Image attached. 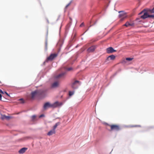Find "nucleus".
<instances>
[{
  "instance_id": "f257e3e1",
  "label": "nucleus",
  "mask_w": 154,
  "mask_h": 154,
  "mask_svg": "<svg viewBox=\"0 0 154 154\" xmlns=\"http://www.w3.org/2000/svg\"><path fill=\"white\" fill-rule=\"evenodd\" d=\"M103 124L106 126V128L108 129L109 131H120L121 129L120 125H109L106 122H104Z\"/></svg>"
},
{
  "instance_id": "f03ea898",
  "label": "nucleus",
  "mask_w": 154,
  "mask_h": 154,
  "mask_svg": "<svg viewBox=\"0 0 154 154\" xmlns=\"http://www.w3.org/2000/svg\"><path fill=\"white\" fill-rule=\"evenodd\" d=\"M62 104V103H59L58 101L55 102L53 104H51L49 102H47L44 104L43 108L44 109H46L48 108H55L58 106H61Z\"/></svg>"
},
{
  "instance_id": "7ed1b4c3",
  "label": "nucleus",
  "mask_w": 154,
  "mask_h": 154,
  "mask_svg": "<svg viewBox=\"0 0 154 154\" xmlns=\"http://www.w3.org/2000/svg\"><path fill=\"white\" fill-rule=\"evenodd\" d=\"M150 10H149L147 11H146L145 10H144L141 12L140 13V14H141L142 13H143V14L140 17L141 18L145 19L148 17H150L152 18H154V14L150 15V13L151 14L150 12Z\"/></svg>"
},
{
  "instance_id": "20e7f679",
  "label": "nucleus",
  "mask_w": 154,
  "mask_h": 154,
  "mask_svg": "<svg viewBox=\"0 0 154 154\" xmlns=\"http://www.w3.org/2000/svg\"><path fill=\"white\" fill-rule=\"evenodd\" d=\"M44 93L45 91L43 90H36L32 92L31 93V98L33 99L36 97L42 95Z\"/></svg>"
},
{
  "instance_id": "39448f33",
  "label": "nucleus",
  "mask_w": 154,
  "mask_h": 154,
  "mask_svg": "<svg viewBox=\"0 0 154 154\" xmlns=\"http://www.w3.org/2000/svg\"><path fill=\"white\" fill-rule=\"evenodd\" d=\"M119 12L121 13L119 15V17L121 18L120 20L121 21H123L127 17L126 13L122 11H119Z\"/></svg>"
},
{
  "instance_id": "423d86ee",
  "label": "nucleus",
  "mask_w": 154,
  "mask_h": 154,
  "mask_svg": "<svg viewBox=\"0 0 154 154\" xmlns=\"http://www.w3.org/2000/svg\"><path fill=\"white\" fill-rule=\"evenodd\" d=\"M57 56V54L56 53L51 54L47 59V61H52Z\"/></svg>"
},
{
  "instance_id": "0eeeda50",
  "label": "nucleus",
  "mask_w": 154,
  "mask_h": 154,
  "mask_svg": "<svg viewBox=\"0 0 154 154\" xmlns=\"http://www.w3.org/2000/svg\"><path fill=\"white\" fill-rule=\"evenodd\" d=\"M116 51V50H114L112 47L108 48L106 49V52L108 53H112Z\"/></svg>"
},
{
  "instance_id": "6e6552de",
  "label": "nucleus",
  "mask_w": 154,
  "mask_h": 154,
  "mask_svg": "<svg viewBox=\"0 0 154 154\" xmlns=\"http://www.w3.org/2000/svg\"><path fill=\"white\" fill-rule=\"evenodd\" d=\"M116 58L115 56L114 55H112L108 56L106 59V61L109 60H114Z\"/></svg>"
},
{
  "instance_id": "1a4fd4ad",
  "label": "nucleus",
  "mask_w": 154,
  "mask_h": 154,
  "mask_svg": "<svg viewBox=\"0 0 154 154\" xmlns=\"http://www.w3.org/2000/svg\"><path fill=\"white\" fill-rule=\"evenodd\" d=\"M96 48V47L94 46H92L90 48H89L88 49H87V51L88 52H92L94 51Z\"/></svg>"
},
{
  "instance_id": "9d476101",
  "label": "nucleus",
  "mask_w": 154,
  "mask_h": 154,
  "mask_svg": "<svg viewBox=\"0 0 154 154\" xmlns=\"http://www.w3.org/2000/svg\"><path fill=\"white\" fill-rule=\"evenodd\" d=\"M66 72L62 73L56 76V78L57 79H60L64 77L65 75L66 74Z\"/></svg>"
},
{
  "instance_id": "9b49d317",
  "label": "nucleus",
  "mask_w": 154,
  "mask_h": 154,
  "mask_svg": "<svg viewBox=\"0 0 154 154\" xmlns=\"http://www.w3.org/2000/svg\"><path fill=\"white\" fill-rule=\"evenodd\" d=\"M59 85V82H55L52 84L51 86L52 88H55L58 87Z\"/></svg>"
},
{
  "instance_id": "f8f14e48",
  "label": "nucleus",
  "mask_w": 154,
  "mask_h": 154,
  "mask_svg": "<svg viewBox=\"0 0 154 154\" xmlns=\"http://www.w3.org/2000/svg\"><path fill=\"white\" fill-rule=\"evenodd\" d=\"M27 149V148H26L24 147L22 148L18 152L20 154H23L25 152Z\"/></svg>"
},
{
  "instance_id": "ddd939ff",
  "label": "nucleus",
  "mask_w": 154,
  "mask_h": 154,
  "mask_svg": "<svg viewBox=\"0 0 154 154\" xmlns=\"http://www.w3.org/2000/svg\"><path fill=\"white\" fill-rule=\"evenodd\" d=\"M134 25V23H130L128 21H127L126 22V23L124 25V26H126L127 27L129 26H133Z\"/></svg>"
},
{
  "instance_id": "4468645a",
  "label": "nucleus",
  "mask_w": 154,
  "mask_h": 154,
  "mask_svg": "<svg viewBox=\"0 0 154 154\" xmlns=\"http://www.w3.org/2000/svg\"><path fill=\"white\" fill-rule=\"evenodd\" d=\"M55 131L54 129L50 131L47 134V135L48 136H50L52 135L53 134L55 133Z\"/></svg>"
},
{
  "instance_id": "2eb2a0df",
  "label": "nucleus",
  "mask_w": 154,
  "mask_h": 154,
  "mask_svg": "<svg viewBox=\"0 0 154 154\" xmlns=\"http://www.w3.org/2000/svg\"><path fill=\"white\" fill-rule=\"evenodd\" d=\"M60 124L59 122H58L56 123L55 125L53 126V129L55 130V129L57 128V126L59 125Z\"/></svg>"
},
{
  "instance_id": "dca6fc26",
  "label": "nucleus",
  "mask_w": 154,
  "mask_h": 154,
  "mask_svg": "<svg viewBox=\"0 0 154 154\" xmlns=\"http://www.w3.org/2000/svg\"><path fill=\"white\" fill-rule=\"evenodd\" d=\"M79 82V81H75L74 82V83H73V84H72V87L73 88H74V85L75 84H76L77 83H78Z\"/></svg>"
},
{
  "instance_id": "f3484780",
  "label": "nucleus",
  "mask_w": 154,
  "mask_h": 154,
  "mask_svg": "<svg viewBox=\"0 0 154 154\" xmlns=\"http://www.w3.org/2000/svg\"><path fill=\"white\" fill-rule=\"evenodd\" d=\"M133 59V58L130 57L126 58V60L130 61L132 60Z\"/></svg>"
},
{
  "instance_id": "a211bd4d",
  "label": "nucleus",
  "mask_w": 154,
  "mask_h": 154,
  "mask_svg": "<svg viewBox=\"0 0 154 154\" xmlns=\"http://www.w3.org/2000/svg\"><path fill=\"white\" fill-rule=\"evenodd\" d=\"M74 94V92L72 91H69V95L70 96H71L73 95Z\"/></svg>"
},
{
  "instance_id": "6ab92c4d",
  "label": "nucleus",
  "mask_w": 154,
  "mask_h": 154,
  "mask_svg": "<svg viewBox=\"0 0 154 154\" xmlns=\"http://www.w3.org/2000/svg\"><path fill=\"white\" fill-rule=\"evenodd\" d=\"M36 117V116L35 115H33L32 116V120L33 121H34L35 120Z\"/></svg>"
},
{
  "instance_id": "aec40b11",
  "label": "nucleus",
  "mask_w": 154,
  "mask_h": 154,
  "mask_svg": "<svg viewBox=\"0 0 154 154\" xmlns=\"http://www.w3.org/2000/svg\"><path fill=\"white\" fill-rule=\"evenodd\" d=\"M19 100L21 101V102H20L21 103H24V100H23V99L22 98L20 99Z\"/></svg>"
},
{
  "instance_id": "412c9836",
  "label": "nucleus",
  "mask_w": 154,
  "mask_h": 154,
  "mask_svg": "<svg viewBox=\"0 0 154 154\" xmlns=\"http://www.w3.org/2000/svg\"><path fill=\"white\" fill-rule=\"evenodd\" d=\"M71 2H70L69 3H68L66 6V8H67L68 6H69L71 4Z\"/></svg>"
},
{
  "instance_id": "4be33fe9",
  "label": "nucleus",
  "mask_w": 154,
  "mask_h": 154,
  "mask_svg": "<svg viewBox=\"0 0 154 154\" xmlns=\"http://www.w3.org/2000/svg\"><path fill=\"white\" fill-rule=\"evenodd\" d=\"M151 13H154V7L151 10H150Z\"/></svg>"
},
{
  "instance_id": "5701e85b",
  "label": "nucleus",
  "mask_w": 154,
  "mask_h": 154,
  "mask_svg": "<svg viewBox=\"0 0 154 154\" xmlns=\"http://www.w3.org/2000/svg\"><path fill=\"white\" fill-rule=\"evenodd\" d=\"M72 69V67H70L69 68H68L66 69V70L68 71H71Z\"/></svg>"
},
{
  "instance_id": "b1692460",
  "label": "nucleus",
  "mask_w": 154,
  "mask_h": 154,
  "mask_svg": "<svg viewBox=\"0 0 154 154\" xmlns=\"http://www.w3.org/2000/svg\"><path fill=\"white\" fill-rule=\"evenodd\" d=\"M6 116H5V115L3 116H2V119H6Z\"/></svg>"
},
{
  "instance_id": "393cba45",
  "label": "nucleus",
  "mask_w": 154,
  "mask_h": 154,
  "mask_svg": "<svg viewBox=\"0 0 154 154\" xmlns=\"http://www.w3.org/2000/svg\"><path fill=\"white\" fill-rule=\"evenodd\" d=\"M141 126L140 125H135L131 126V127H140Z\"/></svg>"
},
{
  "instance_id": "a878e982",
  "label": "nucleus",
  "mask_w": 154,
  "mask_h": 154,
  "mask_svg": "<svg viewBox=\"0 0 154 154\" xmlns=\"http://www.w3.org/2000/svg\"><path fill=\"white\" fill-rule=\"evenodd\" d=\"M11 117L9 116H6V119H9L10 118H11Z\"/></svg>"
},
{
  "instance_id": "bb28decb",
  "label": "nucleus",
  "mask_w": 154,
  "mask_h": 154,
  "mask_svg": "<svg viewBox=\"0 0 154 154\" xmlns=\"http://www.w3.org/2000/svg\"><path fill=\"white\" fill-rule=\"evenodd\" d=\"M45 48H46V49H47V42H45Z\"/></svg>"
},
{
  "instance_id": "cd10ccee",
  "label": "nucleus",
  "mask_w": 154,
  "mask_h": 154,
  "mask_svg": "<svg viewBox=\"0 0 154 154\" xmlns=\"http://www.w3.org/2000/svg\"><path fill=\"white\" fill-rule=\"evenodd\" d=\"M0 92L2 94H4V92L1 89H0Z\"/></svg>"
},
{
  "instance_id": "c85d7f7f",
  "label": "nucleus",
  "mask_w": 154,
  "mask_h": 154,
  "mask_svg": "<svg viewBox=\"0 0 154 154\" xmlns=\"http://www.w3.org/2000/svg\"><path fill=\"white\" fill-rule=\"evenodd\" d=\"M84 25V23H82L80 25V27H82V26H83Z\"/></svg>"
},
{
  "instance_id": "c756f323",
  "label": "nucleus",
  "mask_w": 154,
  "mask_h": 154,
  "mask_svg": "<svg viewBox=\"0 0 154 154\" xmlns=\"http://www.w3.org/2000/svg\"><path fill=\"white\" fill-rule=\"evenodd\" d=\"M126 62L125 60H124L122 62V63H126Z\"/></svg>"
},
{
  "instance_id": "7c9ffc66",
  "label": "nucleus",
  "mask_w": 154,
  "mask_h": 154,
  "mask_svg": "<svg viewBox=\"0 0 154 154\" xmlns=\"http://www.w3.org/2000/svg\"><path fill=\"white\" fill-rule=\"evenodd\" d=\"M44 116V115H41L40 116L39 118L42 117L43 116Z\"/></svg>"
},
{
  "instance_id": "2f4dec72",
  "label": "nucleus",
  "mask_w": 154,
  "mask_h": 154,
  "mask_svg": "<svg viewBox=\"0 0 154 154\" xmlns=\"http://www.w3.org/2000/svg\"><path fill=\"white\" fill-rule=\"evenodd\" d=\"M2 96L1 94H0V100H2Z\"/></svg>"
},
{
  "instance_id": "473e14b6",
  "label": "nucleus",
  "mask_w": 154,
  "mask_h": 154,
  "mask_svg": "<svg viewBox=\"0 0 154 154\" xmlns=\"http://www.w3.org/2000/svg\"><path fill=\"white\" fill-rule=\"evenodd\" d=\"M5 93L7 95H8V96H9V95L6 92H5Z\"/></svg>"
}]
</instances>
